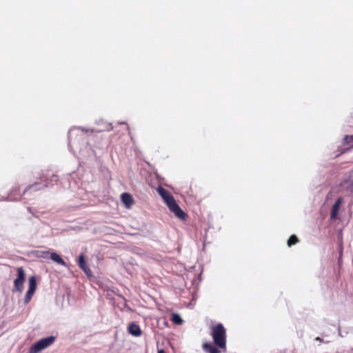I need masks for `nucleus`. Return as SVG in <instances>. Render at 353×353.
<instances>
[{"label": "nucleus", "instance_id": "1", "mask_svg": "<svg viewBox=\"0 0 353 353\" xmlns=\"http://www.w3.org/2000/svg\"><path fill=\"white\" fill-rule=\"evenodd\" d=\"M157 191L168 206L170 210L172 212L177 218L185 220L187 217V214L180 208L170 192L162 187H159Z\"/></svg>", "mask_w": 353, "mask_h": 353}, {"label": "nucleus", "instance_id": "2", "mask_svg": "<svg viewBox=\"0 0 353 353\" xmlns=\"http://www.w3.org/2000/svg\"><path fill=\"white\" fill-rule=\"evenodd\" d=\"M212 337L216 345L221 348L225 347V330L221 324H218L212 329Z\"/></svg>", "mask_w": 353, "mask_h": 353}, {"label": "nucleus", "instance_id": "3", "mask_svg": "<svg viewBox=\"0 0 353 353\" xmlns=\"http://www.w3.org/2000/svg\"><path fill=\"white\" fill-rule=\"evenodd\" d=\"M54 336H49L41 339L31 347L30 350V353H38L39 352L41 351L44 348L51 345L54 342Z\"/></svg>", "mask_w": 353, "mask_h": 353}, {"label": "nucleus", "instance_id": "4", "mask_svg": "<svg viewBox=\"0 0 353 353\" xmlns=\"http://www.w3.org/2000/svg\"><path fill=\"white\" fill-rule=\"evenodd\" d=\"M17 277L14 281V287H22L26 276L24 270L22 267H20L17 268Z\"/></svg>", "mask_w": 353, "mask_h": 353}, {"label": "nucleus", "instance_id": "5", "mask_svg": "<svg viewBox=\"0 0 353 353\" xmlns=\"http://www.w3.org/2000/svg\"><path fill=\"white\" fill-rule=\"evenodd\" d=\"M121 201L127 208H130L134 203V199L131 194L129 193H123L121 196Z\"/></svg>", "mask_w": 353, "mask_h": 353}, {"label": "nucleus", "instance_id": "6", "mask_svg": "<svg viewBox=\"0 0 353 353\" xmlns=\"http://www.w3.org/2000/svg\"><path fill=\"white\" fill-rule=\"evenodd\" d=\"M342 203V199L339 198L333 205L331 210L330 216L332 219H336Z\"/></svg>", "mask_w": 353, "mask_h": 353}, {"label": "nucleus", "instance_id": "7", "mask_svg": "<svg viewBox=\"0 0 353 353\" xmlns=\"http://www.w3.org/2000/svg\"><path fill=\"white\" fill-rule=\"evenodd\" d=\"M43 254H50V259L53 261L56 262L57 263H58L59 265H63V266L66 265L65 262L63 260V259L60 256V255H59L56 252H51L50 253V252H43Z\"/></svg>", "mask_w": 353, "mask_h": 353}, {"label": "nucleus", "instance_id": "8", "mask_svg": "<svg viewBox=\"0 0 353 353\" xmlns=\"http://www.w3.org/2000/svg\"><path fill=\"white\" fill-rule=\"evenodd\" d=\"M129 332L136 336H139L141 334V329L138 325L134 323H132L129 326Z\"/></svg>", "mask_w": 353, "mask_h": 353}, {"label": "nucleus", "instance_id": "9", "mask_svg": "<svg viewBox=\"0 0 353 353\" xmlns=\"http://www.w3.org/2000/svg\"><path fill=\"white\" fill-rule=\"evenodd\" d=\"M203 348L210 353H219V351L211 344H203Z\"/></svg>", "mask_w": 353, "mask_h": 353}, {"label": "nucleus", "instance_id": "10", "mask_svg": "<svg viewBox=\"0 0 353 353\" xmlns=\"http://www.w3.org/2000/svg\"><path fill=\"white\" fill-rule=\"evenodd\" d=\"M299 242V239L297 236L294 234H292L290 236V238L288 240V245L289 247H291L293 245H295Z\"/></svg>", "mask_w": 353, "mask_h": 353}, {"label": "nucleus", "instance_id": "11", "mask_svg": "<svg viewBox=\"0 0 353 353\" xmlns=\"http://www.w3.org/2000/svg\"><path fill=\"white\" fill-rule=\"evenodd\" d=\"M172 321L177 325H181L183 323L182 319L177 314H172Z\"/></svg>", "mask_w": 353, "mask_h": 353}, {"label": "nucleus", "instance_id": "12", "mask_svg": "<svg viewBox=\"0 0 353 353\" xmlns=\"http://www.w3.org/2000/svg\"><path fill=\"white\" fill-rule=\"evenodd\" d=\"M78 265L81 269L84 268H85V266H87L84 256L83 254H81L79 256Z\"/></svg>", "mask_w": 353, "mask_h": 353}, {"label": "nucleus", "instance_id": "13", "mask_svg": "<svg viewBox=\"0 0 353 353\" xmlns=\"http://www.w3.org/2000/svg\"><path fill=\"white\" fill-rule=\"evenodd\" d=\"M344 141L346 144L350 145V148H353V135H346Z\"/></svg>", "mask_w": 353, "mask_h": 353}, {"label": "nucleus", "instance_id": "14", "mask_svg": "<svg viewBox=\"0 0 353 353\" xmlns=\"http://www.w3.org/2000/svg\"><path fill=\"white\" fill-rule=\"evenodd\" d=\"M34 292H35V288H29V290L28 291L26 299H25L26 303H28L30 300V299H31L32 296L33 295V294L34 293Z\"/></svg>", "mask_w": 353, "mask_h": 353}, {"label": "nucleus", "instance_id": "15", "mask_svg": "<svg viewBox=\"0 0 353 353\" xmlns=\"http://www.w3.org/2000/svg\"><path fill=\"white\" fill-rule=\"evenodd\" d=\"M29 287H36L37 286V277L35 276H32L29 278Z\"/></svg>", "mask_w": 353, "mask_h": 353}, {"label": "nucleus", "instance_id": "16", "mask_svg": "<svg viewBox=\"0 0 353 353\" xmlns=\"http://www.w3.org/2000/svg\"><path fill=\"white\" fill-rule=\"evenodd\" d=\"M82 270L84 271V272L88 275V276H90L91 274H92V271L90 269V268H88V266H85V268H82L81 269Z\"/></svg>", "mask_w": 353, "mask_h": 353}, {"label": "nucleus", "instance_id": "17", "mask_svg": "<svg viewBox=\"0 0 353 353\" xmlns=\"http://www.w3.org/2000/svg\"><path fill=\"white\" fill-rule=\"evenodd\" d=\"M37 184L35 183L34 185H30L28 188H26V191H27L28 189H31V188H34V186H36Z\"/></svg>", "mask_w": 353, "mask_h": 353}, {"label": "nucleus", "instance_id": "18", "mask_svg": "<svg viewBox=\"0 0 353 353\" xmlns=\"http://www.w3.org/2000/svg\"><path fill=\"white\" fill-rule=\"evenodd\" d=\"M158 353H165L163 350H159Z\"/></svg>", "mask_w": 353, "mask_h": 353}, {"label": "nucleus", "instance_id": "19", "mask_svg": "<svg viewBox=\"0 0 353 353\" xmlns=\"http://www.w3.org/2000/svg\"><path fill=\"white\" fill-rule=\"evenodd\" d=\"M316 340H318V341H321V339H320L319 337H317V338H316Z\"/></svg>", "mask_w": 353, "mask_h": 353}]
</instances>
